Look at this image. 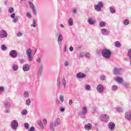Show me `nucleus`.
Listing matches in <instances>:
<instances>
[{
    "label": "nucleus",
    "instance_id": "obj_1",
    "mask_svg": "<svg viewBox=\"0 0 131 131\" xmlns=\"http://www.w3.org/2000/svg\"><path fill=\"white\" fill-rule=\"evenodd\" d=\"M61 123V120H60V118H57L56 120L54 121V122H52L50 124V128L51 129V131H54L55 128L54 127H56V126H58L59 124Z\"/></svg>",
    "mask_w": 131,
    "mask_h": 131
},
{
    "label": "nucleus",
    "instance_id": "obj_2",
    "mask_svg": "<svg viewBox=\"0 0 131 131\" xmlns=\"http://www.w3.org/2000/svg\"><path fill=\"white\" fill-rule=\"evenodd\" d=\"M102 55L105 59L111 58V51L109 49H104L102 50Z\"/></svg>",
    "mask_w": 131,
    "mask_h": 131
},
{
    "label": "nucleus",
    "instance_id": "obj_3",
    "mask_svg": "<svg viewBox=\"0 0 131 131\" xmlns=\"http://www.w3.org/2000/svg\"><path fill=\"white\" fill-rule=\"evenodd\" d=\"M32 50H31V49L29 48L27 49V50L26 51V55L28 57V61H29V62H31V61H32L33 59V57H32Z\"/></svg>",
    "mask_w": 131,
    "mask_h": 131
},
{
    "label": "nucleus",
    "instance_id": "obj_4",
    "mask_svg": "<svg viewBox=\"0 0 131 131\" xmlns=\"http://www.w3.org/2000/svg\"><path fill=\"white\" fill-rule=\"evenodd\" d=\"M88 113V109L85 107H82V110L79 114V116L81 118L85 119V114Z\"/></svg>",
    "mask_w": 131,
    "mask_h": 131
},
{
    "label": "nucleus",
    "instance_id": "obj_5",
    "mask_svg": "<svg viewBox=\"0 0 131 131\" xmlns=\"http://www.w3.org/2000/svg\"><path fill=\"white\" fill-rule=\"evenodd\" d=\"M103 7H104V4L102 2H99L97 5H95L94 8L97 12H101L102 11L101 8Z\"/></svg>",
    "mask_w": 131,
    "mask_h": 131
},
{
    "label": "nucleus",
    "instance_id": "obj_6",
    "mask_svg": "<svg viewBox=\"0 0 131 131\" xmlns=\"http://www.w3.org/2000/svg\"><path fill=\"white\" fill-rule=\"evenodd\" d=\"M11 128L12 129H14V130H16L17 128H18V121L15 120H13L11 122Z\"/></svg>",
    "mask_w": 131,
    "mask_h": 131
},
{
    "label": "nucleus",
    "instance_id": "obj_7",
    "mask_svg": "<svg viewBox=\"0 0 131 131\" xmlns=\"http://www.w3.org/2000/svg\"><path fill=\"white\" fill-rule=\"evenodd\" d=\"M100 119L101 121H104V122H108L109 121V116L107 115H102L100 117Z\"/></svg>",
    "mask_w": 131,
    "mask_h": 131
},
{
    "label": "nucleus",
    "instance_id": "obj_8",
    "mask_svg": "<svg viewBox=\"0 0 131 131\" xmlns=\"http://www.w3.org/2000/svg\"><path fill=\"white\" fill-rule=\"evenodd\" d=\"M9 56L12 58V59H15L17 58V56H18V53H17V51L16 50H11L9 52Z\"/></svg>",
    "mask_w": 131,
    "mask_h": 131
},
{
    "label": "nucleus",
    "instance_id": "obj_9",
    "mask_svg": "<svg viewBox=\"0 0 131 131\" xmlns=\"http://www.w3.org/2000/svg\"><path fill=\"white\" fill-rule=\"evenodd\" d=\"M96 90L99 94H102L104 92V86L101 84L97 85Z\"/></svg>",
    "mask_w": 131,
    "mask_h": 131
},
{
    "label": "nucleus",
    "instance_id": "obj_10",
    "mask_svg": "<svg viewBox=\"0 0 131 131\" xmlns=\"http://www.w3.org/2000/svg\"><path fill=\"white\" fill-rule=\"evenodd\" d=\"M56 36H58V43L59 46H61L62 45V41L63 40V36L62 34H59L58 33H56Z\"/></svg>",
    "mask_w": 131,
    "mask_h": 131
},
{
    "label": "nucleus",
    "instance_id": "obj_11",
    "mask_svg": "<svg viewBox=\"0 0 131 131\" xmlns=\"http://www.w3.org/2000/svg\"><path fill=\"white\" fill-rule=\"evenodd\" d=\"M8 36V33L4 30H2L1 31L0 37L1 38H4Z\"/></svg>",
    "mask_w": 131,
    "mask_h": 131
},
{
    "label": "nucleus",
    "instance_id": "obj_12",
    "mask_svg": "<svg viewBox=\"0 0 131 131\" xmlns=\"http://www.w3.org/2000/svg\"><path fill=\"white\" fill-rule=\"evenodd\" d=\"M29 4L31 9L32 10L33 14H34V15H36V9H35V7H34L33 3L31 2H29Z\"/></svg>",
    "mask_w": 131,
    "mask_h": 131
},
{
    "label": "nucleus",
    "instance_id": "obj_13",
    "mask_svg": "<svg viewBox=\"0 0 131 131\" xmlns=\"http://www.w3.org/2000/svg\"><path fill=\"white\" fill-rule=\"evenodd\" d=\"M85 77H86V75H85V74H83L81 72H79L77 74V78L81 79L82 78H85Z\"/></svg>",
    "mask_w": 131,
    "mask_h": 131
},
{
    "label": "nucleus",
    "instance_id": "obj_14",
    "mask_svg": "<svg viewBox=\"0 0 131 131\" xmlns=\"http://www.w3.org/2000/svg\"><path fill=\"white\" fill-rule=\"evenodd\" d=\"M114 74L119 75L121 73V69L115 68L113 70Z\"/></svg>",
    "mask_w": 131,
    "mask_h": 131
},
{
    "label": "nucleus",
    "instance_id": "obj_15",
    "mask_svg": "<svg viewBox=\"0 0 131 131\" xmlns=\"http://www.w3.org/2000/svg\"><path fill=\"white\" fill-rule=\"evenodd\" d=\"M125 117L127 120H131V112L130 111L126 112L125 113Z\"/></svg>",
    "mask_w": 131,
    "mask_h": 131
},
{
    "label": "nucleus",
    "instance_id": "obj_16",
    "mask_svg": "<svg viewBox=\"0 0 131 131\" xmlns=\"http://www.w3.org/2000/svg\"><path fill=\"white\" fill-rule=\"evenodd\" d=\"M108 128L110 130H114V128H115V124L113 122H110L108 124Z\"/></svg>",
    "mask_w": 131,
    "mask_h": 131
},
{
    "label": "nucleus",
    "instance_id": "obj_17",
    "mask_svg": "<svg viewBox=\"0 0 131 131\" xmlns=\"http://www.w3.org/2000/svg\"><path fill=\"white\" fill-rule=\"evenodd\" d=\"M101 33L102 35H108L109 33H110V31L106 29H102L101 30Z\"/></svg>",
    "mask_w": 131,
    "mask_h": 131
},
{
    "label": "nucleus",
    "instance_id": "obj_18",
    "mask_svg": "<svg viewBox=\"0 0 131 131\" xmlns=\"http://www.w3.org/2000/svg\"><path fill=\"white\" fill-rule=\"evenodd\" d=\"M30 69V68H29V66L27 63L25 64L23 67V71H25V72L29 71Z\"/></svg>",
    "mask_w": 131,
    "mask_h": 131
},
{
    "label": "nucleus",
    "instance_id": "obj_19",
    "mask_svg": "<svg viewBox=\"0 0 131 131\" xmlns=\"http://www.w3.org/2000/svg\"><path fill=\"white\" fill-rule=\"evenodd\" d=\"M4 105H5V108H10L12 106V103L8 101H4Z\"/></svg>",
    "mask_w": 131,
    "mask_h": 131
},
{
    "label": "nucleus",
    "instance_id": "obj_20",
    "mask_svg": "<svg viewBox=\"0 0 131 131\" xmlns=\"http://www.w3.org/2000/svg\"><path fill=\"white\" fill-rule=\"evenodd\" d=\"M84 128H85L86 130H90V129H92V124H91V123L85 124Z\"/></svg>",
    "mask_w": 131,
    "mask_h": 131
},
{
    "label": "nucleus",
    "instance_id": "obj_21",
    "mask_svg": "<svg viewBox=\"0 0 131 131\" xmlns=\"http://www.w3.org/2000/svg\"><path fill=\"white\" fill-rule=\"evenodd\" d=\"M42 64H40L38 70V75H41V73H42Z\"/></svg>",
    "mask_w": 131,
    "mask_h": 131
},
{
    "label": "nucleus",
    "instance_id": "obj_22",
    "mask_svg": "<svg viewBox=\"0 0 131 131\" xmlns=\"http://www.w3.org/2000/svg\"><path fill=\"white\" fill-rule=\"evenodd\" d=\"M12 68L14 71H17L18 69H19V66L16 64H14L12 65Z\"/></svg>",
    "mask_w": 131,
    "mask_h": 131
},
{
    "label": "nucleus",
    "instance_id": "obj_23",
    "mask_svg": "<svg viewBox=\"0 0 131 131\" xmlns=\"http://www.w3.org/2000/svg\"><path fill=\"white\" fill-rule=\"evenodd\" d=\"M115 46L116 48H120L121 47V43H120V42L117 41L115 42Z\"/></svg>",
    "mask_w": 131,
    "mask_h": 131
},
{
    "label": "nucleus",
    "instance_id": "obj_24",
    "mask_svg": "<svg viewBox=\"0 0 131 131\" xmlns=\"http://www.w3.org/2000/svg\"><path fill=\"white\" fill-rule=\"evenodd\" d=\"M68 24L69 26H73V20L72 18H69L68 20Z\"/></svg>",
    "mask_w": 131,
    "mask_h": 131
},
{
    "label": "nucleus",
    "instance_id": "obj_25",
    "mask_svg": "<svg viewBox=\"0 0 131 131\" xmlns=\"http://www.w3.org/2000/svg\"><path fill=\"white\" fill-rule=\"evenodd\" d=\"M84 52H80L78 54V57L79 59H81V58H83L84 57Z\"/></svg>",
    "mask_w": 131,
    "mask_h": 131
},
{
    "label": "nucleus",
    "instance_id": "obj_26",
    "mask_svg": "<svg viewBox=\"0 0 131 131\" xmlns=\"http://www.w3.org/2000/svg\"><path fill=\"white\" fill-rule=\"evenodd\" d=\"M60 85H61V82H60V77H58L57 80V86L58 89H59Z\"/></svg>",
    "mask_w": 131,
    "mask_h": 131
},
{
    "label": "nucleus",
    "instance_id": "obj_27",
    "mask_svg": "<svg viewBox=\"0 0 131 131\" xmlns=\"http://www.w3.org/2000/svg\"><path fill=\"white\" fill-rule=\"evenodd\" d=\"M88 22L90 25H93V24H95V21L92 18H89Z\"/></svg>",
    "mask_w": 131,
    "mask_h": 131
},
{
    "label": "nucleus",
    "instance_id": "obj_28",
    "mask_svg": "<svg viewBox=\"0 0 131 131\" xmlns=\"http://www.w3.org/2000/svg\"><path fill=\"white\" fill-rule=\"evenodd\" d=\"M116 80L119 83H121V82H122V78H120V77H117Z\"/></svg>",
    "mask_w": 131,
    "mask_h": 131
},
{
    "label": "nucleus",
    "instance_id": "obj_29",
    "mask_svg": "<svg viewBox=\"0 0 131 131\" xmlns=\"http://www.w3.org/2000/svg\"><path fill=\"white\" fill-rule=\"evenodd\" d=\"M29 96V93L28 91H25L24 93V98H28Z\"/></svg>",
    "mask_w": 131,
    "mask_h": 131
},
{
    "label": "nucleus",
    "instance_id": "obj_30",
    "mask_svg": "<svg viewBox=\"0 0 131 131\" xmlns=\"http://www.w3.org/2000/svg\"><path fill=\"white\" fill-rule=\"evenodd\" d=\"M123 24H124V25L127 26L129 24V20H128V19H124L123 20Z\"/></svg>",
    "mask_w": 131,
    "mask_h": 131
},
{
    "label": "nucleus",
    "instance_id": "obj_31",
    "mask_svg": "<svg viewBox=\"0 0 131 131\" xmlns=\"http://www.w3.org/2000/svg\"><path fill=\"white\" fill-rule=\"evenodd\" d=\"M30 104H31V100H30V99H27L26 101V105H27V106H29Z\"/></svg>",
    "mask_w": 131,
    "mask_h": 131
},
{
    "label": "nucleus",
    "instance_id": "obj_32",
    "mask_svg": "<svg viewBox=\"0 0 131 131\" xmlns=\"http://www.w3.org/2000/svg\"><path fill=\"white\" fill-rule=\"evenodd\" d=\"M116 111H117V112H119V113H121L122 112H123V110H122V108H121V107H117L116 108Z\"/></svg>",
    "mask_w": 131,
    "mask_h": 131
},
{
    "label": "nucleus",
    "instance_id": "obj_33",
    "mask_svg": "<svg viewBox=\"0 0 131 131\" xmlns=\"http://www.w3.org/2000/svg\"><path fill=\"white\" fill-rule=\"evenodd\" d=\"M110 11L111 13H112L113 14H114V13H116V10L114 9V8L112 7H110Z\"/></svg>",
    "mask_w": 131,
    "mask_h": 131
},
{
    "label": "nucleus",
    "instance_id": "obj_34",
    "mask_svg": "<svg viewBox=\"0 0 131 131\" xmlns=\"http://www.w3.org/2000/svg\"><path fill=\"white\" fill-rule=\"evenodd\" d=\"M8 12L10 14H13L14 13V8L10 7L8 10Z\"/></svg>",
    "mask_w": 131,
    "mask_h": 131
},
{
    "label": "nucleus",
    "instance_id": "obj_35",
    "mask_svg": "<svg viewBox=\"0 0 131 131\" xmlns=\"http://www.w3.org/2000/svg\"><path fill=\"white\" fill-rule=\"evenodd\" d=\"M105 26H106V24L104 21H101L99 23V26H100V27H105Z\"/></svg>",
    "mask_w": 131,
    "mask_h": 131
},
{
    "label": "nucleus",
    "instance_id": "obj_36",
    "mask_svg": "<svg viewBox=\"0 0 131 131\" xmlns=\"http://www.w3.org/2000/svg\"><path fill=\"white\" fill-rule=\"evenodd\" d=\"M62 84L65 89V88L66 87V79H65V77H63L62 79Z\"/></svg>",
    "mask_w": 131,
    "mask_h": 131
},
{
    "label": "nucleus",
    "instance_id": "obj_37",
    "mask_svg": "<svg viewBox=\"0 0 131 131\" xmlns=\"http://www.w3.org/2000/svg\"><path fill=\"white\" fill-rule=\"evenodd\" d=\"M112 91H117V85H114L112 86Z\"/></svg>",
    "mask_w": 131,
    "mask_h": 131
},
{
    "label": "nucleus",
    "instance_id": "obj_38",
    "mask_svg": "<svg viewBox=\"0 0 131 131\" xmlns=\"http://www.w3.org/2000/svg\"><path fill=\"white\" fill-rule=\"evenodd\" d=\"M31 27H36V23L35 22V20L33 19V24L31 25Z\"/></svg>",
    "mask_w": 131,
    "mask_h": 131
},
{
    "label": "nucleus",
    "instance_id": "obj_39",
    "mask_svg": "<svg viewBox=\"0 0 131 131\" xmlns=\"http://www.w3.org/2000/svg\"><path fill=\"white\" fill-rule=\"evenodd\" d=\"M85 57L86 59H90L91 58V54H90V53H86L85 54Z\"/></svg>",
    "mask_w": 131,
    "mask_h": 131
},
{
    "label": "nucleus",
    "instance_id": "obj_40",
    "mask_svg": "<svg viewBox=\"0 0 131 131\" xmlns=\"http://www.w3.org/2000/svg\"><path fill=\"white\" fill-rule=\"evenodd\" d=\"M100 77L101 80H106V76H105V75H102L100 76Z\"/></svg>",
    "mask_w": 131,
    "mask_h": 131
},
{
    "label": "nucleus",
    "instance_id": "obj_41",
    "mask_svg": "<svg viewBox=\"0 0 131 131\" xmlns=\"http://www.w3.org/2000/svg\"><path fill=\"white\" fill-rule=\"evenodd\" d=\"M21 114H22L23 115H26V114H27V110H24L21 112Z\"/></svg>",
    "mask_w": 131,
    "mask_h": 131
},
{
    "label": "nucleus",
    "instance_id": "obj_42",
    "mask_svg": "<svg viewBox=\"0 0 131 131\" xmlns=\"http://www.w3.org/2000/svg\"><path fill=\"white\" fill-rule=\"evenodd\" d=\"M18 20H19V18L17 16H15L14 18H13V22L14 23H16V22H18Z\"/></svg>",
    "mask_w": 131,
    "mask_h": 131
},
{
    "label": "nucleus",
    "instance_id": "obj_43",
    "mask_svg": "<svg viewBox=\"0 0 131 131\" xmlns=\"http://www.w3.org/2000/svg\"><path fill=\"white\" fill-rule=\"evenodd\" d=\"M1 50H2V51H6V50H7V47H6V46L4 45L1 46Z\"/></svg>",
    "mask_w": 131,
    "mask_h": 131
},
{
    "label": "nucleus",
    "instance_id": "obj_44",
    "mask_svg": "<svg viewBox=\"0 0 131 131\" xmlns=\"http://www.w3.org/2000/svg\"><path fill=\"white\" fill-rule=\"evenodd\" d=\"M24 126L26 129H28V128H29V124H28V123H26L24 124Z\"/></svg>",
    "mask_w": 131,
    "mask_h": 131
},
{
    "label": "nucleus",
    "instance_id": "obj_45",
    "mask_svg": "<svg viewBox=\"0 0 131 131\" xmlns=\"http://www.w3.org/2000/svg\"><path fill=\"white\" fill-rule=\"evenodd\" d=\"M59 100L60 101H61V102H63V101H64V96H63V95H60Z\"/></svg>",
    "mask_w": 131,
    "mask_h": 131
},
{
    "label": "nucleus",
    "instance_id": "obj_46",
    "mask_svg": "<svg viewBox=\"0 0 131 131\" xmlns=\"http://www.w3.org/2000/svg\"><path fill=\"white\" fill-rule=\"evenodd\" d=\"M72 12L73 14H76L77 12V10L76 8H73L72 9Z\"/></svg>",
    "mask_w": 131,
    "mask_h": 131
},
{
    "label": "nucleus",
    "instance_id": "obj_47",
    "mask_svg": "<svg viewBox=\"0 0 131 131\" xmlns=\"http://www.w3.org/2000/svg\"><path fill=\"white\" fill-rule=\"evenodd\" d=\"M38 124L40 125V127H43V126L42 125V122L41 121L39 120L38 121Z\"/></svg>",
    "mask_w": 131,
    "mask_h": 131
},
{
    "label": "nucleus",
    "instance_id": "obj_48",
    "mask_svg": "<svg viewBox=\"0 0 131 131\" xmlns=\"http://www.w3.org/2000/svg\"><path fill=\"white\" fill-rule=\"evenodd\" d=\"M129 59H131V49H130L127 53Z\"/></svg>",
    "mask_w": 131,
    "mask_h": 131
},
{
    "label": "nucleus",
    "instance_id": "obj_49",
    "mask_svg": "<svg viewBox=\"0 0 131 131\" xmlns=\"http://www.w3.org/2000/svg\"><path fill=\"white\" fill-rule=\"evenodd\" d=\"M26 16L29 19H30V18H31V14H30V13H29V12H27L26 13Z\"/></svg>",
    "mask_w": 131,
    "mask_h": 131
},
{
    "label": "nucleus",
    "instance_id": "obj_50",
    "mask_svg": "<svg viewBox=\"0 0 131 131\" xmlns=\"http://www.w3.org/2000/svg\"><path fill=\"white\" fill-rule=\"evenodd\" d=\"M85 89L86 91H90V90H91V86L89 85H86Z\"/></svg>",
    "mask_w": 131,
    "mask_h": 131
},
{
    "label": "nucleus",
    "instance_id": "obj_51",
    "mask_svg": "<svg viewBox=\"0 0 131 131\" xmlns=\"http://www.w3.org/2000/svg\"><path fill=\"white\" fill-rule=\"evenodd\" d=\"M23 34L22 33L20 32H19L17 34V36H18V37H21V36H22Z\"/></svg>",
    "mask_w": 131,
    "mask_h": 131
},
{
    "label": "nucleus",
    "instance_id": "obj_52",
    "mask_svg": "<svg viewBox=\"0 0 131 131\" xmlns=\"http://www.w3.org/2000/svg\"><path fill=\"white\" fill-rule=\"evenodd\" d=\"M19 63L20 64H23V63H25V59H22L19 60Z\"/></svg>",
    "mask_w": 131,
    "mask_h": 131
},
{
    "label": "nucleus",
    "instance_id": "obj_53",
    "mask_svg": "<svg viewBox=\"0 0 131 131\" xmlns=\"http://www.w3.org/2000/svg\"><path fill=\"white\" fill-rule=\"evenodd\" d=\"M4 91H5V88L3 86H0V92H4Z\"/></svg>",
    "mask_w": 131,
    "mask_h": 131
},
{
    "label": "nucleus",
    "instance_id": "obj_54",
    "mask_svg": "<svg viewBox=\"0 0 131 131\" xmlns=\"http://www.w3.org/2000/svg\"><path fill=\"white\" fill-rule=\"evenodd\" d=\"M28 131H34V127H31L28 130Z\"/></svg>",
    "mask_w": 131,
    "mask_h": 131
},
{
    "label": "nucleus",
    "instance_id": "obj_55",
    "mask_svg": "<svg viewBox=\"0 0 131 131\" xmlns=\"http://www.w3.org/2000/svg\"><path fill=\"white\" fill-rule=\"evenodd\" d=\"M68 65H69V63L68 62V61H66L64 62V66L66 67H67V66H68Z\"/></svg>",
    "mask_w": 131,
    "mask_h": 131
},
{
    "label": "nucleus",
    "instance_id": "obj_56",
    "mask_svg": "<svg viewBox=\"0 0 131 131\" xmlns=\"http://www.w3.org/2000/svg\"><path fill=\"white\" fill-rule=\"evenodd\" d=\"M60 111H61V112H64V111H65V108H64L63 107H60Z\"/></svg>",
    "mask_w": 131,
    "mask_h": 131
},
{
    "label": "nucleus",
    "instance_id": "obj_57",
    "mask_svg": "<svg viewBox=\"0 0 131 131\" xmlns=\"http://www.w3.org/2000/svg\"><path fill=\"white\" fill-rule=\"evenodd\" d=\"M9 112H10V110H9V109L5 110L4 111V113H9Z\"/></svg>",
    "mask_w": 131,
    "mask_h": 131
},
{
    "label": "nucleus",
    "instance_id": "obj_58",
    "mask_svg": "<svg viewBox=\"0 0 131 131\" xmlns=\"http://www.w3.org/2000/svg\"><path fill=\"white\" fill-rule=\"evenodd\" d=\"M36 62H37V63H40V58H39V57L36 59Z\"/></svg>",
    "mask_w": 131,
    "mask_h": 131
},
{
    "label": "nucleus",
    "instance_id": "obj_59",
    "mask_svg": "<svg viewBox=\"0 0 131 131\" xmlns=\"http://www.w3.org/2000/svg\"><path fill=\"white\" fill-rule=\"evenodd\" d=\"M15 13H12L11 15V18H12L13 19L14 18H15Z\"/></svg>",
    "mask_w": 131,
    "mask_h": 131
},
{
    "label": "nucleus",
    "instance_id": "obj_60",
    "mask_svg": "<svg viewBox=\"0 0 131 131\" xmlns=\"http://www.w3.org/2000/svg\"><path fill=\"white\" fill-rule=\"evenodd\" d=\"M69 104L70 105H72V99H70V100L69 101Z\"/></svg>",
    "mask_w": 131,
    "mask_h": 131
},
{
    "label": "nucleus",
    "instance_id": "obj_61",
    "mask_svg": "<svg viewBox=\"0 0 131 131\" xmlns=\"http://www.w3.org/2000/svg\"><path fill=\"white\" fill-rule=\"evenodd\" d=\"M69 50H70V52H72V51H73V50H74V48H73V47H71H71L69 48Z\"/></svg>",
    "mask_w": 131,
    "mask_h": 131
},
{
    "label": "nucleus",
    "instance_id": "obj_62",
    "mask_svg": "<svg viewBox=\"0 0 131 131\" xmlns=\"http://www.w3.org/2000/svg\"><path fill=\"white\" fill-rule=\"evenodd\" d=\"M43 121L44 124H46L47 123V119H44Z\"/></svg>",
    "mask_w": 131,
    "mask_h": 131
},
{
    "label": "nucleus",
    "instance_id": "obj_63",
    "mask_svg": "<svg viewBox=\"0 0 131 131\" xmlns=\"http://www.w3.org/2000/svg\"><path fill=\"white\" fill-rule=\"evenodd\" d=\"M60 27H61V28H64V26L62 24L60 25Z\"/></svg>",
    "mask_w": 131,
    "mask_h": 131
},
{
    "label": "nucleus",
    "instance_id": "obj_64",
    "mask_svg": "<svg viewBox=\"0 0 131 131\" xmlns=\"http://www.w3.org/2000/svg\"><path fill=\"white\" fill-rule=\"evenodd\" d=\"M66 49H67V48L66 47V46H64V52H66Z\"/></svg>",
    "mask_w": 131,
    "mask_h": 131
}]
</instances>
